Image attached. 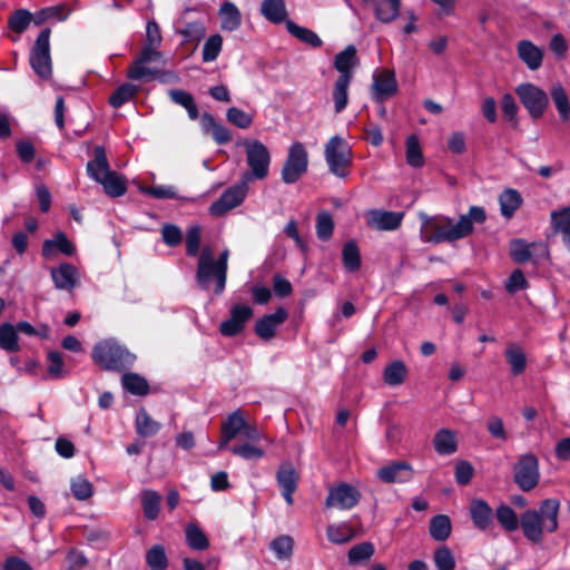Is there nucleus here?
Segmentation results:
<instances>
[{
  "label": "nucleus",
  "instance_id": "1",
  "mask_svg": "<svg viewBox=\"0 0 570 570\" xmlns=\"http://www.w3.org/2000/svg\"><path fill=\"white\" fill-rule=\"evenodd\" d=\"M420 235L423 242L432 244L453 243L465 238L474 230V224H483L487 220V213L481 206H471L466 214H463L454 222L444 215L429 216L420 213Z\"/></svg>",
  "mask_w": 570,
  "mask_h": 570
},
{
  "label": "nucleus",
  "instance_id": "2",
  "mask_svg": "<svg viewBox=\"0 0 570 570\" xmlns=\"http://www.w3.org/2000/svg\"><path fill=\"white\" fill-rule=\"evenodd\" d=\"M560 502L556 499H546L539 510H525L520 517L523 535L532 543H541L543 532L552 533L558 529Z\"/></svg>",
  "mask_w": 570,
  "mask_h": 570
},
{
  "label": "nucleus",
  "instance_id": "3",
  "mask_svg": "<svg viewBox=\"0 0 570 570\" xmlns=\"http://www.w3.org/2000/svg\"><path fill=\"white\" fill-rule=\"evenodd\" d=\"M163 42L160 28L156 21H148L146 26V39L139 56L131 62L127 77L131 80L154 79L158 70L147 65L163 60V53L158 50Z\"/></svg>",
  "mask_w": 570,
  "mask_h": 570
},
{
  "label": "nucleus",
  "instance_id": "4",
  "mask_svg": "<svg viewBox=\"0 0 570 570\" xmlns=\"http://www.w3.org/2000/svg\"><path fill=\"white\" fill-rule=\"evenodd\" d=\"M95 158L87 163V174L96 183L102 185L105 193L111 197L122 196L126 188V179L109 168L104 147L96 146Z\"/></svg>",
  "mask_w": 570,
  "mask_h": 570
},
{
  "label": "nucleus",
  "instance_id": "5",
  "mask_svg": "<svg viewBox=\"0 0 570 570\" xmlns=\"http://www.w3.org/2000/svg\"><path fill=\"white\" fill-rule=\"evenodd\" d=\"M237 146L244 149L247 170L242 178L252 183L264 180L269 175L272 155L268 147L258 139L246 138L237 141Z\"/></svg>",
  "mask_w": 570,
  "mask_h": 570
},
{
  "label": "nucleus",
  "instance_id": "6",
  "mask_svg": "<svg viewBox=\"0 0 570 570\" xmlns=\"http://www.w3.org/2000/svg\"><path fill=\"white\" fill-rule=\"evenodd\" d=\"M228 250L225 249L215 262L210 248L205 247L200 254L197 267V282L203 288H208L212 278L216 281L215 293L222 294L226 284Z\"/></svg>",
  "mask_w": 570,
  "mask_h": 570
},
{
  "label": "nucleus",
  "instance_id": "7",
  "mask_svg": "<svg viewBox=\"0 0 570 570\" xmlns=\"http://www.w3.org/2000/svg\"><path fill=\"white\" fill-rule=\"evenodd\" d=\"M92 358L106 370H122L130 366L136 357L117 342L107 340L94 347Z\"/></svg>",
  "mask_w": 570,
  "mask_h": 570
},
{
  "label": "nucleus",
  "instance_id": "8",
  "mask_svg": "<svg viewBox=\"0 0 570 570\" xmlns=\"http://www.w3.org/2000/svg\"><path fill=\"white\" fill-rule=\"evenodd\" d=\"M324 157L330 173L338 178H346L352 166V150L341 136H333L325 145Z\"/></svg>",
  "mask_w": 570,
  "mask_h": 570
},
{
  "label": "nucleus",
  "instance_id": "9",
  "mask_svg": "<svg viewBox=\"0 0 570 570\" xmlns=\"http://www.w3.org/2000/svg\"><path fill=\"white\" fill-rule=\"evenodd\" d=\"M307 168L308 153L305 146L299 141L293 142L281 170L282 180L287 185L295 184L307 173Z\"/></svg>",
  "mask_w": 570,
  "mask_h": 570
},
{
  "label": "nucleus",
  "instance_id": "10",
  "mask_svg": "<svg viewBox=\"0 0 570 570\" xmlns=\"http://www.w3.org/2000/svg\"><path fill=\"white\" fill-rule=\"evenodd\" d=\"M248 185L249 183L240 178L237 184L227 188L222 196L209 206V214L214 217H219L238 207L246 198Z\"/></svg>",
  "mask_w": 570,
  "mask_h": 570
},
{
  "label": "nucleus",
  "instance_id": "11",
  "mask_svg": "<svg viewBox=\"0 0 570 570\" xmlns=\"http://www.w3.org/2000/svg\"><path fill=\"white\" fill-rule=\"evenodd\" d=\"M521 104L533 119H539L544 114L549 104L548 95L532 83H521L515 88Z\"/></svg>",
  "mask_w": 570,
  "mask_h": 570
},
{
  "label": "nucleus",
  "instance_id": "12",
  "mask_svg": "<svg viewBox=\"0 0 570 570\" xmlns=\"http://www.w3.org/2000/svg\"><path fill=\"white\" fill-rule=\"evenodd\" d=\"M50 29H43L32 48L30 65L33 71L42 79L51 76V58L49 48Z\"/></svg>",
  "mask_w": 570,
  "mask_h": 570
},
{
  "label": "nucleus",
  "instance_id": "13",
  "mask_svg": "<svg viewBox=\"0 0 570 570\" xmlns=\"http://www.w3.org/2000/svg\"><path fill=\"white\" fill-rule=\"evenodd\" d=\"M224 433L229 438H237L238 435H243L247 441L258 442L262 439H266L255 425L249 424L243 412L240 410H236L230 413L226 420L222 423V429Z\"/></svg>",
  "mask_w": 570,
  "mask_h": 570
},
{
  "label": "nucleus",
  "instance_id": "14",
  "mask_svg": "<svg viewBox=\"0 0 570 570\" xmlns=\"http://www.w3.org/2000/svg\"><path fill=\"white\" fill-rule=\"evenodd\" d=\"M514 482L522 491L532 490L539 482V462L533 454L522 455L513 468Z\"/></svg>",
  "mask_w": 570,
  "mask_h": 570
},
{
  "label": "nucleus",
  "instance_id": "15",
  "mask_svg": "<svg viewBox=\"0 0 570 570\" xmlns=\"http://www.w3.org/2000/svg\"><path fill=\"white\" fill-rule=\"evenodd\" d=\"M360 499L361 493L354 487L341 483L328 490L325 505L327 508L350 510L358 503Z\"/></svg>",
  "mask_w": 570,
  "mask_h": 570
},
{
  "label": "nucleus",
  "instance_id": "16",
  "mask_svg": "<svg viewBox=\"0 0 570 570\" xmlns=\"http://www.w3.org/2000/svg\"><path fill=\"white\" fill-rule=\"evenodd\" d=\"M510 254L515 263L523 264L530 259L539 261L548 256V247L543 243H527L523 239L511 242Z\"/></svg>",
  "mask_w": 570,
  "mask_h": 570
},
{
  "label": "nucleus",
  "instance_id": "17",
  "mask_svg": "<svg viewBox=\"0 0 570 570\" xmlns=\"http://www.w3.org/2000/svg\"><path fill=\"white\" fill-rule=\"evenodd\" d=\"M58 12V8H47L43 9L36 19L31 12L27 9L16 10L8 19V27L11 31L21 35L27 30L29 24L35 21L36 24L42 23L46 19L55 16Z\"/></svg>",
  "mask_w": 570,
  "mask_h": 570
},
{
  "label": "nucleus",
  "instance_id": "18",
  "mask_svg": "<svg viewBox=\"0 0 570 570\" xmlns=\"http://www.w3.org/2000/svg\"><path fill=\"white\" fill-rule=\"evenodd\" d=\"M253 316V309L248 305L236 304L230 309V316L224 321L219 331L224 336H235L240 333L245 324Z\"/></svg>",
  "mask_w": 570,
  "mask_h": 570
},
{
  "label": "nucleus",
  "instance_id": "19",
  "mask_svg": "<svg viewBox=\"0 0 570 570\" xmlns=\"http://www.w3.org/2000/svg\"><path fill=\"white\" fill-rule=\"evenodd\" d=\"M397 91L395 73L391 70H382L374 73L372 83V96L375 101H384Z\"/></svg>",
  "mask_w": 570,
  "mask_h": 570
},
{
  "label": "nucleus",
  "instance_id": "20",
  "mask_svg": "<svg viewBox=\"0 0 570 570\" xmlns=\"http://www.w3.org/2000/svg\"><path fill=\"white\" fill-rule=\"evenodd\" d=\"M403 219L402 213L373 209L366 213L367 225L377 230H394Z\"/></svg>",
  "mask_w": 570,
  "mask_h": 570
},
{
  "label": "nucleus",
  "instance_id": "21",
  "mask_svg": "<svg viewBox=\"0 0 570 570\" xmlns=\"http://www.w3.org/2000/svg\"><path fill=\"white\" fill-rule=\"evenodd\" d=\"M469 510L472 522L476 529L487 531L493 525V511L487 501L473 499Z\"/></svg>",
  "mask_w": 570,
  "mask_h": 570
},
{
  "label": "nucleus",
  "instance_id": "22",
  "mask_svg": "<svg viewBox=\"0 0 570 570\" xmlns=\"http://www.w3.org/2000/svg\"><path fill=\"white\" fill-rule=\"evenodd\" d=\"M287 318L285 308L279 307L275 313L265 315L256 322L255 332L264 338L271 340L276 333V328Z\"/></svg>",
  "mask_w": 570,
  "mask_h": 570
},
{
  "label": "nucleus",
  "instance_id": "23",
  "mask_svg": "<svg viewBox=\"0 0 570 570\" xmlns=\"http://www.w3.org/2000/svg\"><path fill=\"white\" fill-rule=\"evenodd\" d=\"M58 252L67 256H71L76 252L75 245L62 232L57 233L52 239H46L42 244L41 254L46 259L53 258Z\"/></svg>",
  "mask_w": 570,
  "mask_h": 570
},
{
  "label": "nucleus",
  "instance_id": "24",
  "mask_svg": "<svg viewBox=\"0 0 570 570\" xmlns=\"http://www.w3.org/2000/svg\"><path fill=\"white\" fill-rule=\"evenodd\" d=\"M519 58L530 70H537L541 67L543 60V50L530 40H521L517 46Z\"/></svg>",
  "mask_w": 570,
  "mask_h": 570
},
{
  "label": "nucleus",
  "instance_id": "25",
  "mask_svg": "<svg viewBox=\"0 0 570 570\" xmlns=\"http://www.w3.org/2000/svg\"><path fill=\"white\" fill-rule=\"evenodd\" d=\"M356 52L355 46L350 45L335 56L334 68L338 71V77H343L345 75L348 79H353V69L358 63Z\"/></svg>",
  "mask_w": 570,
  "mask_h": 570
},
{
  "label": "nucleus",
  "instance_id": "26",
  "mask_svg": "<svg viewBox=\"0 0 570 570\" xmlns=\"http://www.w3.org/2000/svg\"><path fill=\"white\" fill-rule=\"evenodd\" d=\"M51 277L58 289H72L77 283V269L68 263L51 268Z\"/></svg>",
  "mask_w": 570,
  "mask_h": 570
},
{
  "label": "nucleus",
  "instance_id": "27",
  "mask_svg": "<svg viewBox=\"0 0 570 570\" xmlns=\"http://www.w3.org/2000/svg\"><path fill=\"white\" fill-rule=\"evenodd\" d=\"M377 476L385 483L406 482L411 479V466L404 462L393 463L381 468Z\"/></svg>",
  "mask_w": 570,
  "mask_h": 570
},
{
  "label": "nucleus",
  "instance_id": "28",
  "mask_svg": "<svg viewBox=\"0 0 570 570\" xmlns=\"http://www.w3.org/2000/svg\"><path fill=\"white\" fill-rule=\"evenodd\" d=\"M433 446L439 455H451L458 450V436L453 430L441 429L433 438Z\"/></svg>",
  "mask_w": 570,
  "mask_h": 570
},
{
  "label": "nucleus",
  "instance_id": "29",
  "mask_svg": "<svg viewBox=\"0 0 570 570\" xmlns=\"http://www.w3.org/2000/svg\"><path fill=\"white\" fill-rule=\"evenodd\" d=\"M200 125L204 131L210 134L214 140L219 145L227 144L232 139L229 129L217 122L215 118L208 112L203 114L200 117Z\"/></svg>",
  "mask_w": 570,
  "mask_h": 570
},
{
  "label": "nucleus",
  "instance_id": "30",
  "mask_svg": "<svg viewBox=\"0 0 570 570\" xmlns=\"http://www.w3.org/2000/svg\"><path fill=\"white\" fill-rule=\"evenodd\" d=\"M220 28L226 31H235L242 23L239 9L230 1H225L219 8Z\"/></svg>",
  "mask_w": 570,
  "mask_h": 570
},
{
  "label": "nucleus",
  "instance_id": "31",
  "mask_svg": "<svg viewBox=\"0 0 570 570\" xmlns=\"http://www.w3.org/2000/svg\"><path fill=\"white\" fill-rule=\"evenodd\" d=\"M507 363L513 375H520L525 371L527 356L523 348L517 343H509L504 351Z\"/></svg>",
  "mask_w": 570,
  "mask_h": 570
},
{
  "label": "nucleus",
  "instance_id": "32",
  "mask_svg": "<svg viewBox=\"0 0 570 570\" xmlns=\"http://www.w3.org/2000/svg\"><path fill=\"white\" fill-rule=\"evenodd\" d=\"M262 16L273 23L286 21L287 10L284 0H263L261 4Z\"/></svg>",
  "mask_w": 570,
  "mask_h": 570
},
{
  "label": "nucleus",
  "instance_id": "33",
  "mask_svg": "<svg viewBox=\"0 0 570 570\" xmlns=\"http://www.w3.org/2000/svg\"><path fill=\"white\" fill-rule=\"evenodd\" d=\"M161 495L151 489H146L140 493V502L144 515L147 520L154 521L160 512Z\"/></svg>",
  "mask_w": 570,
  "mask_h": 570
},
{
  "label": "nucleus",
  "instance_id": "34",
  "mask_svg": "<svg viewBox=\"0 0 570 570\" xmlns=\"http://www.w3.org/2000/svg\"><path fill=\"white\" fill-rule=\"evenodd\" d=\"M499 204L501 215L510 219L522 205L521 194L515 189L508 188L500 194Z\"/></svg>",
  "mask_w": 570,
  "mask_h": 570
},
{
  "label": "nucleus",
  "instance_id": "35",
  "mask_svg": "<svg viewBox=\"0 0 570 570\" xmlns=\"http://www.w3.org/2000/svg\"><path fill=\"white\" fill-rule=\"evenodd\" d=\"M407 373V367L403 361H393L384 368V383L389 386H399L405 382Z\"/></svg>",
  "mask_w": 570,
  "mask_h": 570
},
{
  "label": "nucleus",
  "instance_id": "36",
  "mask_svg": "<svg viewBox=\"0 0 570 570\" xmlns=\"http://www.w3.org/2000/svg\"><path fill=\"white\" fill-rule=\"evenodd\" d=\"M286 29L293 37L313 48H320L323 45L322 39L316 32L312 29L298 26L292 20L286 21Z\"/></svg>",
  "mask_w": 570,
  "mask_h": 570
},
{
  "label": "nucleus",
  "instance_id": "37",
  "mask_svg": "<svg viewBox=\"0 0 570 570\" xmlns=\"http://www.w3.org/2000/svg\"><path fill=\"white\" fill-rule=\"evenodd\" d=\"M352 79L347 76L338 77L333 87V101L336 114L342 112L348 104V87Z\"/></svg>",
  "mask_w": 570,
  "mask_h": 570
},
{
  "label": "nucleus",
  "instance_id": "38",
  "mask_svg": "<svg viewBox=\"0 0 570 570\" xmlns=\"http://www.w3.org/2000/svg\"><path fill=\"white\" fill-rule=\"evenodd\" d=\"M551 99L558 110L559 117L563 122L570 120V101L564 88L556 83L550 90Z\"/></svg>",
  "mask_w": 570,
  "mask_h": 570
},
{
  "label": "nucleus",
  "instance_id": "39",
  "mask_svg": "<svg viewBox=\"0 0 570 570\" xmlns=\"http://www.w3.org/2000/svg\"><path fill=\"white\" fill-rule=\"evenodd\" d=\"M401 0H379L375 4L376 18L389 23L395 20L400 14Z\"/></svg>",
  "mask_w": 570,
  "mask_h": 570
},
{
  "label": "nucleus",
  "instance_id": "40",
  "mask_svg": "<svg viewBox=\"0 0 570 570\" xmlns=\"http://www.w3.org/2000/svg\"><path fill=\"white\" fill-rule=\"evenodd\" d=\"M551 225L556 233H560L562 239L570 238V206L563 207L558 210H552L550 214Z\"/></svg>",
  "mask_w": 570,
  "mask_h": 570
},
{
  "label": "nucleus",
  "instance_id": "41",
  "mask_svg": "<svg viewBox=\"0 0 570 570\" xmlns=\"http://www.w3.org/2000/svg\"><path fill=\"white\" fill-rule=\"evenodd\" d=\"M276 481L281 490H296L298 473L291 463H283L277 470Z\"/></svg>",
  "mask_w": 570,
  "mask_h": 570
},
{
  "label": "nucleus",
  "instance_id": "42",
  "mask_svg": "<svg viewBox=\"0 0 570 570\" xmlns=\"http://www.w3.org/2000/svg\"><path fill=\"white\" fill-rule=\"evenodd\" d=\"M342 261L345 269L350 273L357 272L361 268V254L354 240H350L344 245Z\"/></svg>",
  "mask_w": 570,
  "mask_h": 570
},
{
  "label": "nucleus",
  "instance_id": "43",
  "mask_svg": "<svg viewBox=\"0 0 570 570\" xmlns=\"http://www.w3.org/2000/svg\"><path fill=\"white\" fill-rule=\"evenodd\" d=\"M495 518L507 532H513L519 528L520 519L515 511L507 504H501L497 508Z\"/></svg>",
  "mask_w": 570,
  "mask_h": 570
},
{
  "label": "nucleus",
  "instance_id": "44",
  "mask_svg": "<svg viewBox=\"0 0 570 570\" xmlns=\"http://www.w3.org/2000/svg\"><path fill=\"white\" fill-rule=\"evenodd\" d=\"M326 535L332 543L344 544L354 538V531L345 522L334 523L327 527Z\"/></svg>",
  "mask_w": 570,
  "mask_h": 570
},
{
  "label": "nucleus",
  "instance_id": "45",
  "mask_svg": "<svg viewBox=\"0 0 570 570\" xmlns=\"http://www.w3.org/2000/svg\"><path fill=\"white\" fill-rule=\"evenodd\" d=\"M405 147L406 163L411 167L421 168L424 165V157L419 138L415 135L409 136L406 138Z\"/></svg>",
  "mask_w": 570,
  "mask_h": 570
},
{
  "label": "nucleus",
  "instance_id": "46",
  "mask_svg": "<svg viewBox=\"0 0 570 570\" xmlns=\"http://www.w3.org/2000/svg\"><path fill=\"white\" fill-rule=\"evenodd\" d=\"M187 544L198 551L208 549L209 540L205 533L194 523H188L185 529Z\"/></svg>",
  "mask_w": 570,
  "mask_h": 570
},
{
  "label": "nucleus",
  "instance_id": "47",
  "mask_svg": "<svg viewBox=\"0 0 570 570\" xmlns=\"http://www.w3.org/2000/svg\"><path fill=\"white\" fill-rule=\"evenodd\" d=\"M451 533V521L448 515L439 514L430 522V534L434 540L444 541Z\"/></svg>",
  "mask_w": 570,
  "mask_h": 570
},
{
  "label": "nucleus",
  "instance_id": "48",
  "mask_svg": "<svg viewBox=\"0 0 570 570\" xmlns=\"http://www.w3.org/2000/svg\"><path fill=\"white\" fill-rule=\"evenodd\" d=\"M0 347L6 352H18L20 350L17 330L10 323L0 326Z\"/></svg>",
  "mask_w": 570,
  "mask_h": 570
},
{
  "label": "nucleus",
  "instance_id": "49",
  "mask_svg": "<svg viewBox=\"0 0 570 570\" xmlns=\"http://www.w3.org/2000/svg\"><path fill=\"white\" fill-rule=\"evenodd\" d=\"M146 562L150 570H166L168 559L165 548L160 544L153 546L146 553Z\"/></svg>",
  "mask_w": 570,
  "mask_h": 570
},
{
  "label": "nucleus",
  "instance_id": "50",
  "mask_svg": "<svg viewBox=\"0 0 570 570\" xmlns=\"http://www.w3.org/2000/svg\"><path fill=\"white\" fill-rule=\"evenodd\" d=\"M138 90V87L126 82L119 86L109 97V104L114 108H120L122 105L134 98Z\"/></svg>",
  "mask_w": 570,
  "mask_h": 570
},
{
  "label": "nucleus",
  "instance_id": "51",
  "mask_svg": "<svg viewBox=\"0 0 570 570\" xmlns=\"http://www.w3.org/2000/svg\"><path fill=\"white\" fill-rule=\"evenodd\" d=\"M121 382L122 386L131 394L146 395L149 391L147 381L136 373L125 374Z\"/></svg>",
  "mask_w": 570,
  "mask_h": 570
},
{
  "label": "nucleus",
  "instance_id": "52",
  "mask_svg": "<svg viewBox=\"0 0 570 570\" xmlns=\"http://www.w3.org/2000/svg\"><path fill=\"white\" fill-rule=\"evenodd\" d=\"M136 429L139 435L148 438L159 431L160 424L154 421L145 410H140L136 416Z\"/></svg>",
  "mask_w": 570,
  "mask_h": 570
},
{
  "label": "nucleus",
  "instance_id": "53",
  "mask_svg": "<svg viewBox=\"0 0 570 570\" xmlns=\"http://www.w3.org/2000/svg\"><path fill=\"white\" fill-rule=\"evenodd\" d=\"M294 541L289 535H279L269 543V549L279 560L289 559L293 554Z\"/></svg>",
  "mask_w": 570,
  "mask_h": 570
},
{
  "label": "nucleus",
  "instance_id": "54",
  "mask_svg": "<svg viewBox=\"0 0 570 570\" xmlns=\"http://www.w3.org/2000/svg\"><path fill=\"white\" fill-rule=\"evenodd\" d=\"M223 38L220 35H212L204 43L202 58L204 62H212L217 59L222 51Z\"/></svg>",
  "mask_w": 570,
  "mask_h": 570
},
{
  "label": "nucleus",
  "instance_id": "55",
  "mask_svg": "<svg viewBox=\"0 0 570 570\" xmlns=\"http://www.w3.org/2000/svg\"><path fill=\"white\" fill-rule=\"evenodd\" d=\"M256 442H248L240 445L229 448L230 452L245 460H258L265 455V451L257 445Z\"/></svg>",
  "mask_w": 570,
  "mask_h": 570
},
{
  "label": "nucleus",
  "instance_id": "56",
  "mask_svg": "<svg viewBox=\"0 0 570 570\" xmlns=\"http://www.w3.org/2000/svg\"><path fill=\"white\" fill-rule=\"evenodd\" d=\"M434 564L438 570H454L455 559L452 551L446 547L442 546L434 552Z\"/></svg>",
  "mask_w": 570,
  "mask_h": 570
},
{
  "label": "nucleus",
  "instance_id": "57",
  "mask_svg": "<svg viewBox=\"0 0 570 570\" xmlns=\"http://www.w3.org/2000/svg\"><path fill=\"white\" fill-rule=\"evenodd\" d=\"M72 495L80 501L88 500L94 494L92 484L85 478L78 476L71 481Z\"/></svg>",
  "mask_w": 570,
  "mask_h": 570
},
{
  "label": "nucleus",
  "instance_id": "58",
  "mask_svg": "<svg viewBox=\"0 0 570 570\" xmlns=\"http://www.w3.org/2000/svg\"><path fill=\"white\" fill-rule=\"evenodd\" d=\"M226 118L230 124L240 129H246L253 124V116L237 107L228 108Z\"/></svg>",
  "mask_w": 570,
  "mask_h": 570
},
{
  "label": "nucleus",
  "instance_id": "59",
  "mask_svg": "<svg viewBox=\"0 0 570 570\" xmlns=\"http://www.w3.org/2000/svg\"><path fill=\"white\" fill-rule=\"evenodd\" d=\"M374 553V547L370 542H363L352 547L348 551V562L358 563L370 559Z\"/></svg>",
  "mask_w": 570,
  "mask_h": 570
},
{
  "label": "nucleus",
  "instance_id": "60",
  "mask_svg": "<svg viewBox=\"0 0 570 570\" xmlns=\"http://www.w3.org/2000/svg\"><path fill=\"white\" fill-rule=\"evenodd\" d=\"M334 223L331 214L322 212L316 218V234L320 239L326 240L332 236Z\"/></svg>",
  "mask_w": 570,
  "mask_h": 570
},
{
  "label": "nucleus",
  "instance_id": "61",
  "mask_svg": "<svg viewBox=\"0 0 570 570\" xmlns=\"http://www.w3.org/2000/svg\"><path fill=\"white\" fill-rule=\"evenodd\" d=\"M202 238V228L198 225L190 226L186 235V253L188 256H197Z\"/></svg>",
  "mask_w": 570,
  "mask_h": 570
},
{
  "label": "nucleus",
  "instance_id": "62",
  "mask_svg": "<svg viewBox=\"0 0 570 570\" xmlns=\"http://www.w3.org/2000/svg\"><path fill=\"white\" fill-rule=\"evenodd\" d=\"M179 33L184 37L186 42H198L205 37L206 28L202 22L195 21L187 23L186 27L179 31Z\"/></svg>",
  "mask_w": 570,
  "mask_h": 570
},
{
  "label": "nucleus",
  "instance_id": "63",
  "mask_svg": "<svg viewBox=\"0 0 570 570\" xmlns=\"http://www.w3.org/2000/svg\"><path fill=\"white\" fill-rule=\"evenodd\" d=\"M161 237L166 245L175 247L181 243L183 233L178 226L165 224L161 227Z\"/></svg>",
  "mask_w": 570,
  "mask_h": 570
},
{
  "label": "nucleus",
  "instance_id": "64",
  "mask_svg": "<svg viewBox=\"0 0 570 570\" xmlns=\"http://www.w3.org/2000/svg\"><path fill=\"white\" fill-rule=\"evenodd\" d=\"M488 432L497 440L507 441L508 433L504 429V424L501 417L498 415H492L489 417L487 422Z\"/></svg>",
  "mask_w": 570,
  "mask_h": 570
}]
</instances>
